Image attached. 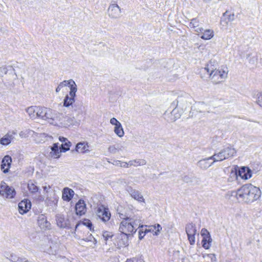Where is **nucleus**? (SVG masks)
<instances>
[{
  "label": "nucleus",
  "instance_id": "nucleus-1",
  "mask_svg": "<svg viewBox=\"0 0 262 262\" xmlns=\"http://www.w3.org/2000/svg\"><path fill=\"white\" fill-rule=\"evenodd\" d=\"M232 195L241 201L252 203L257 200L261 195V191L259 188L247 184L242 186L236 191L232 192Z\"/></svg>",
  "mask_w": 262,
  "mask_h": 262
},
{
  "label": "nucleus",
  "instance_id": "nucleus-2",
  "mask_svg": "<svg viewBox=\"0 0 262 262\" xmlns=\"http://www.w3.org/2000/svg\"><path fill=\"white\" fill-rule=\"evenodd\" d=\"M202 78L205 76L203 74H207L212 80L213 83L218 84L224 81L227 77L228 72L224 70H216L212 65L208 64L205 68H202L200 71Z\"/></svg>",
  "mask_w": 262,
  "mask_h": 262
},
{
  "label": "nucleus",
  "instance_id": "nucleus-3",
  "mask_svg": "<svg viewBox=\"0 0 262 262\" xmlns=\"http://www.w3.org/2000/svg\"><path fill=\"white\" fill-rule=\"evenodd\" d=\"M141 220L138 217H126L121 222L119 231L128 235L136 231L137 226H140Z\"/></svg>",
  "mask_w": 262,
  "mask_h": 262
},
{
  "label": "nucleus",
  "instance_id": "nucleus-4",
  "mask_svg": "<svg viewBox=\"0 0 262 262\" xmlns=\"http://www.w3.org/2000/svg\"><path fill=\"white\" fill-rule=\"evenodd\" d=\"M236 153V151L235 148L231 146H227L220 151L215 153L211 156V159H213L214 162L222 161L234 156Z\"/></svg>",
  "mask_w": 262,
  "mask_h": 262
},
{
  "label": "nucleus",
  "instance_id": "nucleus-5",
  "mask_svg": "<svg viewBox=\"0 0 262 262\" xmlns=\"http://www.w3.org/2000/svg\"><path fill=\"white\" fill-rule=\"evenodd\" d=\"M45 113L43 115V120H48V122L52 124L59 126H64V118L63 116H55L53 114L52 111L46 107Z\"/></svg>",
  "mask_w": 262,
  "mask_h": 262
},
{
  "label": "nucleus",
  "instance_id": "nucleus-6",
  "mask_svg": "<svg viewBox=\"0 0 262 262\" xmlns=\"http://www.w3.org/2000/svg\"><path fill=\"white\" fill-rule=\"evenodd\" d=\"M67 87L68 88L69 95H67V107L72 105L75 101L77 86L75 81L72 79L67 80Z\"/></svg>",
  "mask_w": 262,
  "mask_h": 262
},
{
  "label": "nucleus",
  "instance_id": "nucleus-7",
  "mask_svg": "<svg viewBox=\"0 0 262 262\" xmlns=\"http://www.w3.org/2000/svg\"><path fill=\"white\" fill-rule=\"evenodd\" d=\"M15 194L14 189L9 187L5 182H2L0 186V195L6 198H13Z\"/></svg>",
  "mask_w": 262,
  "mask_h": 262
},
{
  "label": "nucleus",
  "instance_id": "nucleus-8",
  "mask_svg": "<svg viewBox=\"0 0 262 262\" xmlns=\"http://www.w3.org/2000/svg\"><path fill=\"white\" fill-rule=\"evenodd\" d=\"M66 143L61 144L59 148L58 143H54L51 147V151L50 152L48 156L50 158L57 159L59 158L61 152H66Z\"/></svg>",
  "mask_w": 262,
  "mask_h": 262
},
{
  "label": "nucleus",
  "instance_id": "nucleus-9",
  "mask_svg": "<svg viewBox=\"0 0 262 262\" xmlns=\"http://www.w3.org/2000/svg\"><path fill=\"white\" fill-rule=\"evenodd\" d=\"M188 96L186 94H182L178 96L176 100L173 101L171 105L179 107L182 110H185L187 106Z\"/></svg>",
  "mask_w": 262,
  "mask_h": 262
},
{
  "label": "nucleus",
  "instance_id": "nucleus-10",
  "mask_svg": "<svg viewBox=\"0 0 262 262\" xmlns=\"http://www.w3.org/2000/svg\"><path fill=\"white\" fill-rule=\"evenodd\" d=\"M97 215L103 222L110 220L111 217V213L108 208L104 206H101L97 210Z\"/></svg>",
  "mask_w": 262,
  "mask_h": 262
},
{
  "label": "nucleus",
  "instance_id": "nucleus-11",
  "mask_svg": "<svg viewBox=\"0 0 262 262\" xmlns=\"http://www.w3.org/2000/svg\"><path fill=\"white\" fill-rule=\"evenodd\" d=\"M108 13L112 18H118L121 16V9L118 5L111 4L108 9Z\"/></svg>",
  "mask_w": 262,
  "mask_h": 262
},
{
  "label": "nucleus",
  "instance_id": "nucleus-12",
  "mask_svg": "<svg viewBox=\"0 0 262 262\" xmlns=\"http://www.w3.org/2000/svg\"><path fill=\"white\" fill-rule=\"evenodd\" d=\"M211 157L200 160L197 162V166L201 169L206 170L214 163Z\"/></svg>",
  "mask_w": 262,
  "mask_h": 262
},
{
  "label": "nucleus",
  "instance_id": "nucleus-13",
  "mask_svg": "<svg viewBox=\"0 0 262 262\" xmlns=\"http://www.w3.org/2000/svg\"><path fill=\"white\" fill-rule=\"evenodd\" d=\"M128 234L121 232L118 235L117 243L118 247L121 248L128 245Z\"/></svg>",
  "mask_w": 262,
  "mask_h": 262
},
{
  "label": "nucleus",
  "instance_id": "nucleus-14",
  "mask_svg": "<svg viewBox=\"0 0 262 262\" xmlns=\"http://www.w3.org/2000/svg\"><path fill=\"white\" fill-rule=\"evenodd\" d=\"M126 190L129 195L135 200L140 202H144L143 196L138 190L134 189L131 187H127Z\"/></svg>",
  "mask_w": 262,
  "mask_h": 262
},
{
  "label": "nucleus",
  "instance_id": "nucleus-15",
  "mask_svg": "<svg viewBox=\"0 0 262 262\" xmlns=\"http://www.w3.org/2000/svg\"><path fill=\"white\" fill-rule=\"evenodd\" d=\"M184 111V110H182L179 107L174 106V108L170 113L168 120L170 122L175 121L181 117V115L183 113Z\"/></svg>",
  "mask_w": 262,
  "mask_h": 262
},
{
  "label": "nucleus",
  "instance_id": "nucleus-16",
  "mask_svg": "<svg viewBox=\"0 0 262 262\" xmlns=\"http://www.w3.org/2000/svg\"><path fill=\"white\" fill-rule=\"evenodd\" d=\"M75 209L77 215L81 216L85 214L86 211V205L83 200H80L76 204Z\"/></svg>",
  "mask_w": 262,
  "mask_h": 262
},
{
  "label": "nucleus",
  "instance_id": "nucleus-17",
  "mask_svg": "<svg viewBox=\"0 0 262 262\" xmlns=\"http://www.w3.org/2000/svg\"><path fill=\"white\" fill-rule=\"evenodd\" d=\"M16 135V132L14 131L8 132L1 139V144L3 145H8L15 138Z\"/></svg>",
  "mask_w": 262,
  "mask_h": 262
},
{
  "label": "nucleus",
  "instance_id": "nucleus-18",
  "mask_svg": "<svg viewBox=\"0 0 262 262\" xmlns=\"http://www.w3.org/2000/svg\"><path fill=\"white\" fill-rule=\"evenodd\" d=\"M12 162V159L9 156H5L2 161L1 169L4 173L9 171Z\"/></svg>",
  "mask_w": 262,
  "mask_h": 262
},
{
  "label": "nucleus",
  "instance_id": "nucleus-19",
  "mask_svg": "<svg viewBox=\"0 0 262 262\" xmlns=\"http://www.w3.org/2000/svg\"><path fill=\"white\" fill-rule=\"evenodd\" d=\"M31 202L27 200L21 201L18 204V209L19 213L21 214L26 213L31 208Z\"/></svg>",
  "mask_w": 262,
  "mask_h": 262
},
{
  "label": "nucleus",
  "instance_id": "nucleus-20",
  "mask_svg": "<svg viewBox=\"0 0 262 262\" xmlns=\"http://www.w3.org/2000/svg\"><path fill=\"white\" fill-rule=\"evenodd\" d=\"M238 176L243 179L247 180L252 177L251 169L248 167H242L238 172Z\"/></svg>",
  "mask_w": 262,
  "mask_h": 262
},
{
  "label": "nucleus",
  "instance_id": "nucleus-21",
  "mask_svg": "<svg viewBox=\"0 0 262 262\" xmlns=\"http://www.w3.org/2000/svg\"><path fill=\"white\" fill-rule=\"evenodd\" d=\"M38 224L40 228L43 230H47L50 228V223L47 221V218L42 214L38 217Z\"/></svg>",
  "mask_w": 262,
  "mask_h": 262
},
{
  "label": "nucleus",
  "instance_id": "nucleus-22",
  "mask_svg": "<svg viewBox=\"0 0 262 262\" xmlns=\"http://www.w3.org/2000/svg\"><path fill=\"white\" fill-rule=\"evenodd\" d=\"M88 151H89V150L88 143L79 142L76 145L75 150H72L71 152H73L75 151L79 153H85Z\"/></svg>",
  "mask_w": 262,
  "mask_h": 262
},
{
  "label": "nucleus",
  "instance_id": "nucleus-23",
  "mask_svg": "<svg viewBox=\"0 0 262 262\" xmlns=\"http://www.w3.org/2000/svg\"><path fill=\"white\" fill-rule=\"evenodd\" d=\"M146 161L144 159H136L132 160L128 162V168L131 166L138 167L144 166L146 164Z\"/></svg>",
  "mask_w": 262,
  "mask_h": 262
},
{
  "label": "nucleus",
  "instance_id": "nucleus-24",
  "mask_svg": "<svg viewBox=\"0 0 262 262\" xmlns=\"http://www.w3.org/2000/svg\"><path fill=\"white\" fill-rule=\"evenodd\" d=\"M26 112L31 119L37 118V106H31L26 109Z\"/></svg>",
  "mask_w": 262,
  "mask_h": 262
},
{
  "label": "nucleus",
  "instance_id": "nucleus-25",
  "mask_svg": "<svg viewBox=\"0 0 262 262\" xmlns=\"http://www.w3.org/2000/svg\"><path fill=\"white\" fill-rule=\"evenodd\" d=\"M201 33L202 35L201 36V38L205 40L211 39L214 35L213 31L210 29L204 30Z\"/></svg>",
  "mask_w": 262,
  "mask_h": 262
},
{
  "label": "nucleus",
  "instance_id": "nucleus-26",
  "mask_svg": "<svg viewBox=\"0 0 262 262\" xmlns=\"http://www.w3.org/2000/svg\"><path fill=\"white\" fill-rule=\"evenodd\" d=\"M78 195L72 189L67 187V202L73 199H77Z\"/></svg>",
  "mask_w": 262,
  "mask_h": 262
},
{
  "label": "nucleus",
  "instance_id": "nucleus-27",
  "mask_svg": "<svg viewBox=\"0 0 262 262\" xmlns=\"http://www.w3.org/2000/svg\"><path fill=\"white\" fill-rule=\"evenodd\" d=\"M186 232L187 235L196 234V229L195 226L192 223L187 224L186 226Z\"/></svg>",
  "mask_w": 262,
  "mask_h": 262
},
{
  "label": "nucleus",
  "instance_id": "nucleus-28",
  "mask_svg": "<svg viewBox=\"0 0 262 262\" xmlns=\"http://www.w3.org/2000/svg\"><path fill=\"white\" fill-rule=\"evenodd\" d=\"M56 222L57 225L58 227L61 228H64L66 227V221L64 220V216L61 214H58L56 216Z\"/></svg>",
  "mask_w": 262,
  "mask_h": 262
},
{
  "label": "nucleus",
  "instance_id": "nucleus-29",
  "mask_svg": "<svg viewBox=\"0 0 262 262\" xmlns=\"http://www.w3.org/2000/svg\"><path fill=\"white\" fill-rule=\"evenodd\" d=\"M211 241L212 239L209 235H207L206 236H204L202 240L203 247L206 249H209L210 246V243L211 242Z\"/></svg>",
  "mask_w": 262,
  "mask_h": 262
},
{
  "label": "nucleus",
  "instance_id": "nucleus-30",
  "mask_svg": "<svg viewBox=\"0 0 262 262\" xmlns=\"http://www.w3.org/2000/svg\"><path fill=\"white\" fill-rule=\"evenodd\" d=\"M111 163L116 166L126 168H128V163L126 162L121 161L120 160H114L113 162Z\"/></svg>",
  "mask_w": 262,
  "mask_h": 262
},
{
  "label": "nucleus",
  "instance_id": "nucleus-31",
  "mask_svg": "<svg viewBox=\"0 0 262 262\" xmlns=\"http://www.w3.org/2000/svg\"><path fill=\"white\" fill-rule=\"evenodd\" d=\"M114 132L119 137H122L124 136V132L121 124L119 125H118L117 126H115Z\"/></svg>",
  "mask_w": 262,
  "mask_h": 262
},
{
  "label": "nucleus",
  "instance_id": "nucleus-32",
  "mask_svg": "<svg viewBox=\"0 0 262 262\" xmlns=\"http://www.w3.org/2000/svg\"><path fill=\"white\" fill-rule=\"evenodd\" d=\"M46 107L37 106V118H40L42 119L43 118V115L45 113V110Z\"/></svg>",
  "mask_w": 262,
  "mask_h": 262
},
{
  "label": "nucleus",
  "instance_id": "nucleus-33",
  "mask_svg": "<svg viewBox=\"0 0 262 262\" xmlns=\"http://www.w3.org/2000/svg\"><path fill=\"white\" fill-rule=\"evenodd\" d=\"M28 187L30 191L34 193L38 190V188L33 182H30L28 184Z\"/></svg>",
  "mask_w": 262,
  "mask_h": 262
},
{
  "label": "nucleus",
  "instance_id": "nucleus-34",
  "mask_svg": "<svg viewBox=\"0 0 262 262\" xmlns=\"http://www.w3.org/2000/svg\"><path fill=\"white\" fill-rule=\"evenodd\" d=\"M126 262H145L142 256H137L132 258L128 259Z\"/></svg>",
  "mask_w": 262,
  "mask_h": 262
},
{
  "label": "nucleus",
  "instance_id": "nucleus-35",
  "mask_svg": "<svg viewBox=\"0 0 262 262\" xmlns=\"http://www.w3.org/2000/svg\"><path fill=\"white\" fill-rule=\"evenodd\" d=\"M78 124V123L74 117L70 118L67 120V125L69 126L77 125Z\"/></svg>",
  "mask_w": 262,
  "mask_h": 262
},
{
  "label": "nucleus",
  "instance_id": "nucleus-36",
  "mask_svg": "<svg viewBox=\"0 0 262 262\" xmlns=\"http://www.w3.org/2000/svg\"><path fill=\"white\" fill-rule=\"evenodd\" d=\"M108 151L113 154H115L118 152L117 145H113L110 146L108 148Z\"/></svg>",
  "mask_w": 262,
  "mask_h": 262
},
{
  "label": "nucleus",
  "instance_id": "nucleus-37",
  "mask_svg": "<svg viewBox=\"0 0 262 262\" xmlns=\"http://www.w3.org/2000/svg\"><path fill=\"white\" fill-rule=\"evenodd\" d=\"M102 236L104 240L107 241L109 238L113 237V234L112 232L106 231L103 232Z\"/></svg>",
  "mask_w": 262,
  "mask_h": 262
},
{
  "label": "nucleus",
  "instance_id": "nucleus-38",
  "mask_svg": "<svg viewBox=\"0 0 262 262\" xmlns=\"http://www.w3.org/2000/svg\"><path fill=\"white\" fill-rule=\"evenodd\" d=\"M141 229H140L139 231V238L140 240H141L144 236H145V234L146 233H144V230H145V227L143 225L139 226Z\"/></svg>",
  "mask_w": 262,
  "mask_h": 262
},
{
  "label": "nucleus",
  "instance_id": "nucleus-39",
  "mask_svg": "<svg viewBox=\"0 0 262 262\" xmlns=\"http://www.w3.org/2000/svg\"><path fill=\"white\" fill-rule=\"evenodd\" d=\"M200 24L199 21L196 18H193L191 19V22L190 23V27L191 28H197V27H199Z\"/></svg>",
  "mask_w": 262,
  "mask_h": 262
},
{
  "label": "nucleus",
  "instance_id": "nucleus-40",
  "mask_svg": "<svg viewBox=\"0 0 262 262\" xmlns=\"http://www.w3.org/2000/svg\"><path fill=\"white\" fill-rule=\"evenodd\" d=\"M144 227H145V230L144 231V233H148L149 232H152L155 233V231L156 230L155 225L149 226H145Z\"/></svg>",
  "mask_w": 262,
  "mask_h": 262
},
{
  "label": "nucleus",
  "instance_id": "nucleus-41",
  "mask_svg": "<svg viewBox=\"0 0 262 262\" xmlns=\"http://www.w3.org/2000/svg\"><path fill=\"white\" fill-rule=\"evenodd\" d=\"M195 234L187 235L188 239L191 245H193L195 243Z\"/></svg>",
  "mask_w": 262,
  "mask_h": 262
},
{
  "label": "nucleus",
  "instance_id": "nucleus-42",
  "mask_svg": "<svg viewBox=\"0 0 262 262\" xmlns=\"http://www.w3.org/2000/svg\"><path fill=\"white\" fill-rule=\"evenodd\" d=\"M256 102L259 106L262 107V93L257 95Z\"/></svg>",
  "mask_w": 262,
  "mask_h": 262
},
{
  "label": "nucleus",
  "instance_id": "nucleus-43",
  "mask_svg": "<svg viewBox=\"0 0 262 262\" xmlns=\"http://www.w3.org/2000/svg\"><path fill=\"white\" fill-rule=\"evenodd\" d=\"M110 123L115 126H118V125L121 124V123L119 122L115 118H112L110 120Z\"/></svg>",
  "mask_w": 262,
  "mask_h": 262
},
{
  "label": "nucleus",
  "instance_id": "nucleus-44",
  "mask_svg": "<svg viewBox=\"0 0 262 262\" xmlns=\"http://www.w3.org/2000/svg\"><path fill=\"white\" fill-rule=\"evenodd\" d=\"M82 224L85 226H86L89 229H91L92 226V224L91 221L89 220H84L82 222Z\"/></svg>",
  "mask_w": 262,
  "mask_h": 262
},
{
  "label": "nucleus",
  "instance_id": "nucleus-45",
  "mask_svg": "<svg viewBox=\"0 0 262 262\" xmlns=\"http://www.w3.org/2000/svg\"><path fill=\"white\" fill-rule=\"evenodd\" d=\"M66 81H63L62 82H61L60 84L57 86L56 89V92L57 93L59 92L62 89H63L64 86H66Z\"/></svg>",
  "mask_w": 262,
  "mask_h": 262
},
{
  "label": "nucleus",
  "instance_id": "nucleus-46",
  "mask_svg": "<svg viewBox=\"0 0 262 262\" xmlns=\"http://www.w3.org/2000/svg\"><path fill=\"white\" fill-rule=\"evenodd\" d=\"M155 226L156 230L155 231V233H154L153 234L157 235L159 234V232L161 230L162 227H161V225L159 224L155 225Z\"/></svg>",
  "mask_w": 262,
  "mask_h": 262
},
{
  "label": "nucleus",
  "instance_id": "nucleus-47",
  "mask_svg": "<svg viewBox=\"0 0 262 262\" xmlns=\"http://www.w3.org/2000/svg\"><path fill=\"white\" fill-rule=\"evenodd\" d=\"M194 29V31L196 32L197 33H202L204 31V29L200 27V25L199 27H197V28H193Z\"/></svg>",
  "mask_w": 262,
  "mask_h": 262
},
{
  "label": "nucleus",
  "instance_id": "nucleus-48",
  "mask_svg": "<svg viewBox=\"0 0 262 262\" xmlns=\"http://www.w3.org/2000/svg\"><path fill=\"white\" fill-rule=\"evenodd\" d=\"M117 183L120 185H126L127 183V181L125 179H120L118 180Z\"/></svg>",
  "mask_w": 262,
  "mask_h": 262
},
{
  "label": "nucleus",
  "instance_id": "nucleus-49",
  "mask_svg": "<svg viewBox=\"0 0 262 262\" xmlns=\"http://www.w3.org/2000/svg\"><path fill=\"white\" fill-rule=\"evenodd\" d=\"M228 21L226 22V25H227L228 21H232L234 19V14H230L228 16Z\"/></svg>",
  "mask_w": 262,
  "mask_h": 262
},
{
  "label": "nucleus",
  "instance_id": "nucleus-50",
  "mask_svg": "<svg viewBox=\"0 0 262 262\" xmlns=\"http://www.w3.org/2000/svg\"><path fill=\"white\" fill-rule=\"evenodd\" d=\"M201 235L204 237L206 236L207 235H209V233L206 229L203 228L201 230Z\"/></svg>",
  "mask_w": 262,
  "mask_h": 262
},
{
  "label": "nucleus",
  "instance_id": "nucleus-51",
  "mask_svg": "<svg viewBox=\"0 0 262 262\" xmlns=\"http://www.w3.org/2000/svg\"><path fill=\"white\" fill-rule=\"evenodd\" d=\"M118 151H122L124 149L125 147L123 145L117 144Z\"/></svg>",
  "mask_w": 262,
  "mask_h": 262
},
{
  "label": "nucleus",
  "instance_id": "nucleus-52",
  "mask_svg": "<svg viewBox=\"0 0 262 262\" xmlns=\"http://www.w3.org/2000/svg\"><path fill=\"white\" fill-rule=\"evenodd\" d=\"M208 256L211 258V259L213 261H216V257L215 255L213 254H208Z\"/></svg>",
  "mask_w": 262,
  "mask_h": 262
},
{
  "label": "nucleus",
  "instance_id": "nucleus-53",
  "mask_svg": "<svg viewBox=\"0 0 262 262\" xmlns=\"http://www.w3.org/2000/svg\"><path fill=\"white\" fill-rule=\"evenodd\" d=\"M43 190L46 191L47 192H48V190L50 189V187L49 185H45L43 186Z\"/></svg>",
  "mask_w": 262,
  "mask_h": 262
},
{
  "label": "nucleus",
  "instance_id": "nucleus-54",
  "mask_svg": "<svg viewBox=\"0 0 262 262\" xmlns=\"http://www.w3.org/2000/svg\"><path fill=\"white\" fill-rule=\"evenodd\" d=\"M62 198L63 199V200H66V187L63 188Z\"/></svg>",
  "mask_w": 262,
  "mask_h": 262
},
{
  "label": "nucleus",
  "instance_id": "nucleus-55",
  "mask_svg": "<svg viewBox=\"0 0 262 262\" xmlns=\"http://www.w3.org/2000/svg\"><path fill=\"white\" fill-rule=\"evenodd\" d=\"M67 151L70 150V147L71 146V143L70 141L67 142Z\"/></svg>",
  "mask_w": 262,
  "mask_h": 262
},
{
  "label": "nucleus",
  "instance_id": "nucleus-56",
  "mask_svg": "<svg viewBox=\"0 0 262 262\" xmlns=\"http://www.w3.org/2000/svg\"><path fill=\"white\" fill-rule=\"evenodd\" d=\"M0 70L2 72H4L5 74L7 73V68L6 67H2V68H0Z\"/></svg>",
  "mask_w": 262,
  "mask_h": 262
},
{
  "label": "nucleus",
  "instance_id": "nucleus-57",
  "mask_svg": "<svg viewBox=\"0 0 262 262\" xmlns=\"http://www.w3.org/2000/svg\"><path fill=\"white\" fill-rule=\"evenodd\" d=\"M19 136L21 137V138H25L26 137V136L25 135V133L24 131H21L19 133Z\"/></svg>",
  "mask_w": 262,
  "mask_h": 262
},
{
  "label": "nucleus",
  "instance_id": "nucleus-58",
  "mask_svg": "<svg viewBox=\"0 0 262 262\" xmlns=\"http://www.w3.org/2000/svg\"><path fill=\"white\" fill-rule=\"evenodd\" d=\"M11 260L13 261H15V262H16L17 261V259L18 258L16 257L15 256H14L13 255H11Z\"/></svg>",
  "mask_w": 262,
  "mask_h": 262
},
{
  "label": "nucleus",
  "instance_id": "nucleus-59",
  "mask_svg": "<svg viewBox=\"0 0 262 262\" xmlns=\"http://www.w3.org/2000/svg\"><path fill=\"white\" fill-rule=\"evenodd\" d=\"M255 58L254 57L252 58L250 61H249V62L250 63H252V64H254L255 63Z\"/></svg>",
  "mask_w": 262,
  "mask_h": 262
},
{
  "label": "nucleus",
  "instance_id": "nucleus-60",
  "mask_svg": "<svg viewBox=\"0 0 262 262\" xmlns=\"http://www.w3.org/2000/svg\"><path fill=\"white\" fill-rule=\"evenodd\" d=\"M59 140L61 142H64L66 140V138L64 137H59Z\"/></svg>",
  "mask_w": 262,
  "mask_h": 262
},
{
  "label": "nucleus",
  "instance_id": "nucleus-61",
  "mask_svg": "<svg viewBox=\"0 0 262 262\" xmlns=\"http://www.w3.org/2000/svg\"><path fill=\"white\" fill-rule=\"evenodd\" d=\"M63 106H66V98H64L63 101Z\"/></svg>",
  "mask_w": 262,
  "mask_h": 262
},
{
  "label": "nucleus",
  "instance_id": "nucleus-62",
  "mask_svg": "<svg viewBox=\"0 0 262 262\" xmlns=\"http://www.w3.org/2000/svg\"><path fill=\"white\" fill-rule=\"evenodd\" d=\"M46 252L49 253V254H51V253H52V251H51V250H48Z\"/></svg>",
  "mask_w": 262,
  "mask_h": 262
},
{
  "label": "nucleus",
  "instance_id": "nucleus-63",
  "mask_svg": "<svg viewBox=\"0 0 262 262\" xmlns=\"http://www.w3.org/2000/svg\"><path fill=\"white\" fill-rule=\"evenodd\" d=\"M193 256L194 257H200V256L199 255H197V254H194Z\"/></svg>",
  "mask_w": 262,
  "mask_h": 262
},
{
  "label": "nucleus",
  "instance_id": "nucleus-64",
  "mask_svg": "<svg viewBox=\"0 0 262 262\" xmlns=\"http://www.w3.org/2000/svg\"><path fill=\"white\" fill-rule=\"evenodd\" d=\"M78 224H76V225H75V228H77V227H78Z\"/></svg>",
  "mask_w": 262,
  "mask_h": 262
}]
</instances>
